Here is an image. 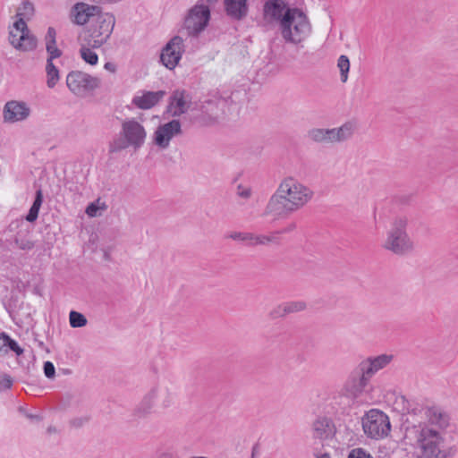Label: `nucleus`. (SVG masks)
Wrapping results in <instances>:
<instances>
[{"label": "nucleus", "mask_w": 458, "mask_h": 458, "mask_svg": "<svg viewBox=\"0 0 458 458\" xmlns=\"http://www.w3.org/2000/svg\"><path fill=\"white\" fill-rule=\"evenodd\" d=\"M27 417L30 420H39V417L38 415L28 414Z\"/></svg>", "instance_id": "8fccbe9b"}, {"label": "nucleus", "mask_w": 458, "mask_h": 458, "mask_svg": "<svg viewBox=\"0 0 458 458\" xmlns=\"http://www.w3.org/2000/svg\"><path fill=\"white\" fill-rule=\"evenodd\" d=\"M159 458H174V454L169 452H164L159 455Z\"/></svg>", "instance_id": "de8ad7c7"}, {"label": "nucleus", "mask_w": 458, "mask_h": 458, "mask_svg": "<svg viewBox=\"0 0 458 458\" xmlns=\"http://www.w3.org/2000/svg\"><path fill=\"white\" fill-rule=\"evenodd\" d=\"M190 458H208V457H206V456H191Z\"/></svg>", "instance_id": "603ef678"}, {"label": "nucleus", "mask_w": 458, "mask_h": 458, "mask_svg": "<svg viewBox=\"0 0 458 458\" xmlns=\"http://www.w3.org/2000/svg\"><path fill=\"white\" fill-rule=\"evenodd\" d=\"M210 15L209 5L205 4V0H198L187 12L182 28L189 36L197 37L208 27Z\"/></svg>", "instance_id": "0eeeda50"}, {"label": "nucleus", "mask_w": 458, "mask_h": 458, "mask_svg": "<svg viewBox=\"0 0 458 458\" xmlns=\"http://www.w3.org/2000/svg\"><path fill=\"white\" fill-rule=\"evenodd\" d=\"M102 8L97 4H89L83 2L76 3L71 9V18L73 23L84 25L101 13Z\"/></svg>", "instance_id": "a211bd4d"}, {"label": "nucleus", "mask_w": 458, "mask_h": 458, "mask_svg": "<svg viewBox=\"0 0 458 458\" xmlns=\"http://www.w3.org/2000/svg\"><path fill=\"white\" fill-rule=\"evenodd\" d=\"M30 114V106L23 101L11 100L5 103L3 118L5 123H14L26 120Z\"/></svg>", "instance_id": "f3484780"}, {"label": "nucleus", "mask_w": 458, "mask_h": 458, "mask_svg": "<svg viewBox=\"0 0 458 458\" xmlns=\"http://www.w3.org/2000/svg\"><path fill=\"white\" fill-rule=\"evenodd\" d=\"M44 374L47 378H53L55 374V369L51 361H46L44 363Z\"/></svg>", "instance_id": "79ce46f5"}, {"label": "nucleus", "mask_w": 458, "mask_h": 458, "mask_svg": "<svg viewBox=\"0 0 458 458\" xmlns=\"http://www.w3.org/2000/svg\"><path fill=\"white\" fill-rule=\"evenodd\" d=\"M11 386H12V380L8 377H5L2 381H0V391L3 388H10Z\"/></svg>", "instance_id": "37998d69"}, {"label": "nucleus", "mask_w": 458, "mask_h": 458, "mask_svg": "<svg viewBox=\"0 0 458 458\" xmlns=\"http://www.w3.org/2000/svg\"><path fill=\"white\" fill-rule=\"evenodd\" d=\"M16 246L22 250H30L34 248L35 243L30 240L29 233L19 232L14 238Z\"/></svg>", "instance_id": "c85d7f7f"}, {"label": "nucleus", "mask_w": 458, "mask_h": 458, "mask_svg": "<svg viewBox=\"0 0 458 458\" xmlns=\"http://www.w3.org/2000/svg\"><path fill=\"white\" fill-rule=\"evenodd\" d=\"M313 197L310 188L292 176L284 178L270 197L262 214L273 220L287 217L303 208Z\"/></svg>", "instance_id": "f03ea898"}, {"label": "nucleus", "mask_w": 458, "mask_h": 458, "mask_svg": "<svg viewBox=\"0 0 458 458\" xmlns=\"http://www.w3.org/2000/svg\"><path fill=\"white\" fill-rule=\"evenodd\" d=\"M355 130L352 123H345L337 128H313L308 131V138L315 143L329 145L344 142L352 138Z\"/></svg>", "instance_id": "6e6552de"}, {"label": "nucleus", "mask_w": 458, "mask_h": 458, "mask_svg": "<svg viewBox=\"0 0 458 458\" xmlns=\"http://www.w3.org/2000/svg\"><path fill=\"white\" fill-rule=\"evenodd\" d=\"M4 333H2L0 335V351L4 347V341L5 340H4Z\"/></svg>", "instance_id": "09e8293b"}, {"label": "nucleus", "mask_w": 458, "mask_h": 458, "mask_svg": "<svg viewBox=\"0 0 458 458\" xmlns=\"http://www.w3.org/2000/svg\"><path fill=\"white\" fill-rule=\"evenodd\" d=\"M392 360L393 355L390 354L369 357L359 364L358 370L367 378L370 379L378 370L386 368Z\"/></svg>", "instance_id": "6ab92c4d"}, {"label": "nucleus", "mask_w": 458, "mask_h": 458, "mask_svg": "<svg viewBox=\"0 0 458 458\" xmlns=\"http://www.w3.org/2000/svg\"><path fill=\"white\" fill-rule=\"evenodd\" d=\"M337 67L340 70L341 81L343 82H346L348 79V72L350 70L349 58L344 55H340L337 61Z\"/></svg>", "instance_id": "473e14b6"}, {"label": "nucleus", "mask_w": 458, "mask_h": 458, "mask_svg": "<svg viewBox=\"0 0 458 458\" xmlns=\"http://www.w3.org/2000/svg\"><path fill=\"white\" fill-rule=\"evenodd\" d=\"M347 458H373L369 453L362 448L352 449Z\"/></svg>", "instance_id": "58836bf2"}, {"label": "nucleus", "mask_w": 458, "mask_h": 458, "mask_svg": "<svg viewBox=\"0 0 458 458\" xmlns=\"http://www.w3.org/2000/svg\"><path fill=\"white\" fill-rule=\"evenodd\" d=\"M311 432L313 438L326 440L334 437L335 427L331 419L318 416L311 424Z\"/></svg>", "instance_id": "412c9836"}, {"label": "nucleus", "mask_w": 458, "mask_h": 458, "mask_svg": "<svg viewBox=\"0 0 458 458\" xmlns=\"http://www.w3.org/2000/svg\"><path fill=\"white\" fill-rule=\"evenodd\" d=\"M33 13L34 6L32 3H30V1H23L21 5L18 9L17 17H19V19H22L23 21H25V19H30Z\"/></svg>", "instance_id": "7c9ffc66"}, {"label": "nucleus", "mask_w": 458, "mask_h": 458, "mask_svg": "<svg viewBox=\"0 0 458 458\" xmlns=\"http://www.w3.org/2000/svg\"><path fill=\"white\" fill-rule=\"evenodd\" d=\"M253 233L250 232H230L225 237L233 241L241 242L245 243L247 246L251 247L253 241Z\"/></svg>", "instance_id": "cd10ccee"}, {"label": "nucleus", "mask_w": 458, "mask_h": 458, "mask_svg": "<svg viewBox=\"0 0 458 458\" xmlns=\"http://www.w3.org/2000/svg\"><path fill=\"white\" fill-rule=\"evenodd\" d=\"M294 7L286 0H266L262 6V22L265 25L278 24L279 27L288 11Z\"/></svg>", "instance_id": "ddd939ff"}, {"label": "nucleus", "mask_w": 458, "mask_h": 458, "mask_svg": "<svg viewBox=\"0 0 458 458\" xmlns=\"http://www.w3.org/2000/svg\"><path fill=\"white\" fill-rule=\"evenodd\" d=\"M252 458H255L254 452H252Z\"/></svg>", "instance_id": "864d4df0"}, {"label": "nucleus", "mask_w": 458, "mask_h": 458, "mask_svg": "<svg viewBox=\"0 0 458 458\" xmlns=\"http://www.w3.org/2000/svg\"><path fill=\"white\" fill-rule=\"evenodd\" d=\"M191 104V98L185 90H174L170 97L167 112L172 116H180L185 114Z\"/></svg>", "instance_id": "aec40b11"}, {"label": "nucleus", "mask_w": 458, "mask_h": 458, "mask_svg": "<svg viewBox=\"0 0 458 458\" xmlns=\"http://www.w3.org/2000/svg\"><path fill=\"white\" fill-rule=\"evenodd\" d=\"M362 428L370 438L381 439L387 437L391 431L389 417L383 411L371 409L362 418Z\"/></svg>", "instance_id": "9d476101"}, {"label": "nucleus", "mask_w": 458, "mask_h": 458, "mask_svg": "<svg viewBox=\"0 0 458 458\" xmlns=\"http://www.w3.org/2000/svg\"><path fill=\"white\" fill-rule=\"evenodd\" d=\"M408 219L399 216L394 219L383 247L396 255H404L414 250V242L407 233Z\"/></svg>", "instance_id": "20e7f679"}, {"label": "nucleus", "mask_w": 458, "mask_h": 458, "mask_svg": "<svg viewBox=\"0 0 458 458\" xmlns=\"http://www.w3.org/2000/svg\"><path fill=\"white\" fill-rule=\"evenodd\" d=\"M402 413H413L420 420L407 424L403 440L407 445L420 450L422 458H453L456 449L447 445V428L450 419L441 408L426 406L420 409L411 407V402L403 395L395 400Z\"/></svg>", "instance_id": "f257e3e1"}, {"label": "nucleus", "mask_w": 458, "mask_h": 458, "mask_svg": "<svg viewBox=\"0 0 458 458\" xmlns=\"http://www.w3.org/2000/svg\"><path fill=\"white\" fill-rule=\"evenodd\" d=\"M120 135L123 138L115 139L111 143V152H119L129 147L134 150L140 149L146 141L147 131L141 123L131 118L123 122Z\"/></svg>", "instance_id": "39448f33"}, {"label": "nucleus", "mask_w": 458, "mask_h": 458, "mask_svg": "<svg viewBox=\"0 0 458 458\" xmlns=\"http://www.w3.org/2000/svg\"><path fill=\"white\" fill-rule=\"evenodd\" d=\"M69 321L72 327H82L87 325L86 317L77 311L72 310L69 315Z\"/></svg>", "instance_id": "72a5a7b5"}, {"label": "nucleus", "mask_w": 458, "mask_h": 458, "mask_svg": "<svg viewBox=\"0 0 458 458\" xmlns=\"http://www.w3.org/2000/svg\"><path fill=\"white\" fill-rule=\"evenodd\" d=\"M369 379L361 374L358 369L356 374H352L344 385L342 390L334 395V399L339 405L345 407L357 398L368 386Z\"/></svg>", "instance_id": "9b49d317"}, {"label": "nucleus", "mask_w": 458, "mask_h": 458, "mask_svg": "<svg viewBox=\"0 0 458 458\" xmlns=\"http://www.w3.org/2000/svg\"><path fill=\"white\" fill-rule=\"evenodd\" d=\"M90 420H91V416L89 414H83V415L72 418L70 420V425H71V427H72L74 428H82L83 426H85L86 424H88Z\"/></svg>", "instance_id": "f704fd0d"}, {"label": "nucleus", "mask_w": 458, "mask_h": 458, "mask_svg": "<svg viewBox=\"0 0 458 458\" xmlns=\"http://www.w3.org/2000/svg\"><path fill=\"white\" fill-rule=\"evenodd\" d=\"M4 347L8 346L13 352H14L17 355H20L23 352V350L19 346L16 341L9 337L5 333L4 334Z\"/></svg>", "instance_id": "e433bc0d"}, {"label": "nucleus", "mask_w": 458, "mask_h": 458, "mask_svg": "<svg viewBox=\"0 0 458 458\" xmlns=\"http://www.w3.org/2000/svg\"><path fill=\"white\" fill-rule=\"evenodd\" d=\"M182 133V125L179 120H172L159 125L154 133V143L162 149L169 147L171 140Z\"/></svg>", "instance_id": "dca6fc26"}, {"label": "nucleus", "mask_w": 458, "mask_h": 458, "mask_svg": "<svg viewBox=\"0 0 458 458\" xmlns=\"http://www.w3.org/2000/svg\"><path fill=\"white\" fill-rule=\"evenodd\" d=\"M89 47L81 46L80 50L81 56L86 63L95 65L98 64V56Z\"/></svg>", "instance_id": "2f4dec72"}, {"label": "nucleus", "mask_w": 458, "mask_h": 458, "mask_svg": "<svg viewBox=\"0 0 458 458\" xmlns=\"http://www.w3.org/2000/svg\"><path fill=\"white\" fill-rule=\"evenodd\" d=\"M105 69L111 72H115V64H114L113 63H106Z\"/></svg>", "instance_id": "49530a36"}, {"label": "nucleus", "mask_w": 458, "mask_h": 458, "mask_svg": "<svg viewBox=\"0 0 458 458\" xmlns=\"http://www.w3.org/2000/svg\"><path fill=\"white\" fill-rule=\"evenodd\" d=\"M295 227H296L295 224H291L287 228H285V229H284L282 231L276 232V233H277V234L289 233V232L294 230Z\"/></svg>", "instance_id": "a18cd8bd"}, {"label": "nucleus", "mask_w": 458, "mask_h": 458, "mask_svg": "<svg viewBox=\"0 0 458 458\" xmlns=\"http://www.w3.org/2000/svg\"><path fill=\"white\" fill-rule=\"evenodd\" d=\"M226 14L236 21H241L248 14V0H224Z\"/></svg>", "instance_id": "5701e85b"}, {"label": "nucleus", "mask_w": 458, "mask_h": 458, "mask_svg": "<svg viewBox=\"0 0 458 458\" xmlns=\"http://www.w3.org/2000/svg\"><path fill=\"white\" fill-rule=\"evenodd\" d=\"M236 195L243 199H249L252 195V189L250 186L244 184H238L236 186Z\"/></svg>", "instance_id": "c9c22d12"}, {"label": "nucleus", "mask_w": 458, "mask_h": 458, "mask_svg": "<svg viewBox=\"0 0 458 458\" xmlns=\"http://www.w3.org/2000/svg\"><path fill=\"white\" fill-rule=\"evenodd\" d=\"M47 87L50 88V89H53L56 83L58 82L59 81V71L58 69L57 70H53V71H47Z\"/></svg>", "instance_id": "4c0bfd02"}, {"label": "nucleus", "mask_w": 458, "mask_h": 458, "mask_svg": "<svg viewBox=\"0 0 458 458\" xmlns=\"http://www.w3.org/2000/svg\"><path fill=\"white\" fill-rule=\"evenodd\" d=\"M56 32L55 30L53 27H49L46 35V46L48 45H55L56 44L55 41Z\"/></svg>", "instance_id": "a19ab883"}, {"label": "nucleus", "mask_w": 458, "mask_h": 458, "mask_svg": "<svg viewBox=\"0 0 458 458\" xmlns=\"http://www.w3.org/2000/svg\"><path fill=\"white\" fill-rule=\"evenodd\" d=\"M46 48L48 54V58L55 59L60 57L62 55V52L57 48L56 44L46 46Z\"/></svg>", "instance_id": "ea45409f"}, {"label": "nucleus", "mask_w": 458, "mask_h": 458, "mask_svg": "<svg viewBox=\"0 0 458 458\" xmlns=\"http://www.w3.org/2000/svg\"><path fill=\"white\" fill-rule=\"evenodd\" d=\"M99 81L87 73L80 71H73L66 77V85L75 95H83L87 91L98 88Z\"/></svg>", "instance_id": "2eb2a0df"}, {"label": "nucleus", "mask_w": 458, "mask_h": 458, "mask_svg": "<svg viewBox=\"0 0 458 458\" xmlns=\"http://www.w3.org/2000/svg\"><path fill=\"white\" fill-rule=\"evenodd\" d=\"M280 241L279 238L277 237V233L276 232L271 233L270 234L254 233L251 247L268 246L270 244L278 245Z\"/></svg>", "instance_id": "393cba45"}, {"label": "nucleus", "mask_w": 458, "mask_h": 458, "mask_svg": "<svg viewBox=\"0 0 458 458\" xmlns=\"http://www.w3.org/2000/svg\"><path fill=\"white\" fill-rule=\"evenodd\" d=\"M53 60H54V59L47 58V66H46V72H47V71H53V70H57V68L55 67V65L53 64Z\"/></svg>", "instance_id": "c03bdc74"}, {"label": "nucleus", "mask_w": 458, "mask_h": 458, "mask_svg": "<svg viewBox=\"0 0 458 458\" xmlns=\"http://www.w3.org/2000/svg\"><path fill=\"white\" fill-rule=\"evenodd\" d=\"M42 202H43L42 191L38 190L36 192V197H35L34 202H33L32 206L30 207L28 215L26 216V220L28 222L32 223L37 220Z\"/></svg>", "instance_id": "a878e982"}, {"label": "nucleus", "mask_w": 458, "mask_h": 458, "mask_svg": "<svg viewBox=\"0 0 458 458\" xmlns=\"http://www.w3.org/2000/svg\"><path fill=\"white\" fill-rule=\"evenodd\" d=\"M279 30L285 43L300 45L311 35L312 25L307 13L294 7L292 11H288L283 19Z\"/></svg>", "instance_id": "7ed1b4c3"}, {"label": "nucleus", "mask_w": 458, "mask_h": 458, "mask_svg": "<svg viewBox=\"0 0 458 458\" xmlns=\"http://www.w3.org/2000/svg\"><path fill=\"white\" fill-rule=\"evenodd\" d=\"M106 208H107V206L106 205V203L101 202L100 199H98L96 201L89 204L88 207L86 208L85 212L89 217H96V216H101L100 211H105Z\"/></svg>", "instance_id": "c756f323"}, {"label": "nucleus", "mask_w": 458, "mask_h": 458, "mask_svg": "<svg viewBox=\"0 0 458 458\" xmlns=\"http://www.w3.org/2000/svg\"><path fill=\"white\" fill-rule=\"evenodd\" d=\"M115 25V17L111 13H99L92 20L90 25V39L89 46L92 48H99L110 38Z\"/></svg>", "instance_id": "1a4fd4ad"}, {"label": "nucleus", "mask_w": 458, "mask_h": 458, "mask_svg": "<svg viewBox=\"0 0 458 458\" xmlns=\"http://www.w3.org/2000/svg\"><path fill=\"white\" fill-rule=\"evenodd\" d=\"M318 458H330V455L328 454H323Z\"/></svg>", "instance_id": "3c124183"}, {"label": "nucleus", "mask_w": 458, "mask_h": 458, "mask_svg": "<svg viewBox=\"0 0 458 458\" xmlns=\"http://www.w3.org/2000/svg\"><path fill=\"white\" fill-rule=\"evenodd\" d=\"M306 307V303L302 301H288L275 308L270 314L273 318H280L289 313L304 310Z\"/></svg>", "instance_id": "b1692460"}, {"label": "nucleus", "mask_w": 458, "mask_h": 458, "mask_svg": "<svg viewBox=\"0 0 458 458\" xmlns=\"http://www.w3.org/2000/svg\"><path fill=\"white\" fill-rule=\"evenodd\" d=\"M10 44L21 51H32L37 47L36 38L30 34L25 21L18 19L9 33Z\"/></svg>", "instance_id": "f8f14e48"}, {"label": "nucleus", "mask_w": 458, "mask_h": 458, "mask_svg": "<svg viewBox=\"0 0 458 458\" xmlns=\"http://www.w3.org/2000/svg\"><path fill=\"white\" fill-rule=\"evenodd\" d=\"M173 394L165 386L156 385L143 396L134 409V415L145 418L154 412L156 408L166 409L173 403Z\"/></svg>", "instance_id": "423d86ee"}, {"label": "nucleus", "mask_w": 458, "mask_h": 458, "mask_svg": "<svg viewBox=\"0 0 458 458\" xmlns=\"http://www.w3.org/2000/svg\"><path fill=\"white\" fill-rule=\"evenodd\" d=\"M166 95L165 90L141 91L133 97L131 103L140 109H150Z\"/></svg>", "instance_id": "4be33fe9"}, {"label": "nucleus", "mask_w": 458, "mask_h": 458, "mask_svg": "<svg viewBox=\"0 0 458 458\" xmlns=\"http://www.w3.org/2000/svg\"><path fill=\"white\" fill-rule=\"evenodd\" d=\"M184 50V39L174 36L163 47L160 61L167 69L173 70L179 64Z\"/></svg>", "instance_id": "4468645a"}, {"label": "nucleus", "mask_w": 458, "mask_h": 458, "mask_svg": "<svg viewBox=\"0 0 458 458\" xmlns=\"http://www.w3.org/2000/svg\"><path fill=\"white\" fill-rule=\"evenodd\" d=\"M224 104V100H208L202 106L203 111L206 112L211 119H216L219 116V107Z\"/></svg>", "instance_id": "bb28decb"}]
</instances>
